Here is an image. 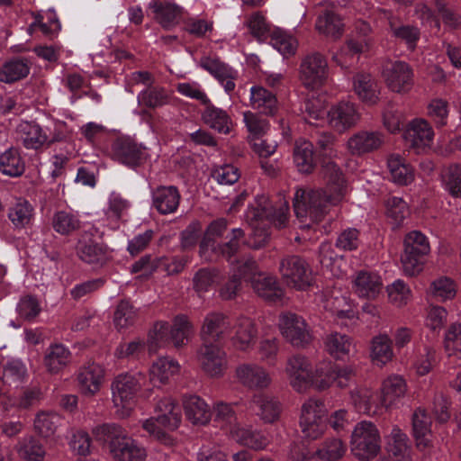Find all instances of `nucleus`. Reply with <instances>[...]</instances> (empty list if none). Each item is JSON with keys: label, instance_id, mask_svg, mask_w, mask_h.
Returning a JSON list of instances; mask_svg holds the SVG:
<instances>
[{"label": "nucleus", "instance_id": "09e8293b", "mask_svg": "<svg viewBox=\"0 0 461 461\" xmlns=\"http://www.w3.org/2000/svg\"><path fill=\"white\" fill-rule=\"evenodd\" d=\"M347 451L345 443L337 437L327 438L319 446L313 456L322 461H338Z\"/></svg>", "mask_w": 461, "mask_h": 461}, {"label": "nucleus", "instance_id": "a18cd8bd", "mask_svg": "<svg viewBox=\"0 0 461 461\" xmlns=\"http://www.w3.org/2000/svg\"><path fill=\"white\" fill-rule=\"evenodd\" d=\"M206 108L203 113L204 122L219 133H230L232 122L226 111L218 108L210 103L205 104Z\"/></svg>", "mask_w": 461, "mask_h": 461}, {"label": "nucleus", "instance_id": "69168bd1", "mask_svg": "<svg viewBox=\"0 0 461 461\" xmlns=\"http://www.w3.org/2000/svg\"><path fill=\"white\" fill-rule=\"evenodd\" d=\"M19 456L27 461H42L45 450L41 444L32 437H26L17 446Z\"/></svg>", "mask_w": 461, "mask_h": 461}, {"label": "nucleus", "instance_id": "a19ab883", "mask_svg": "<svg viewBox=\"0 0 461 461\" xmlns=\"http://www.w3.org/2000/svg\"><path fill=\"white\" fill-rule=\"evenodd\" d=\"M113 150L116 159L128 167H136L146 158L145 149L129 140L117 141Z\"/></svg>", "mask_w": 461, "mask_h": 461}, {"label": "nucleus", "instance_id": "e2e57ef3", "mask_svg": "<svg viewBox=\"0 0 461 461\" xmlns=\"http://www.w3.org/2000/svg\"><path fill=\"white\" fill-rule=\"evenodd\" d=\"M138 317V311L128 301H121L113 314V323L117 330H124L134 324Z\"/></svg>", "mask_w": 461, "mask_h": 461}, {"label": "nucleus", "instance_id": "ea45409f", "mask_svg": "<svg viewBox=\"0 0 461 461\" xmlns=\"http://www.w3.org/2000/svg\"><path fill=\"white\" fill-rule=\"evenodd\" d=\"M104 370L98 365L92 363L84 366L78 373V383L81 392L85 395L95 394L104 381Z\"/></svg>", "mask_w": 461, "mask_h": 461}, {"label": "nucleus", "instance_id": "9d476101", "mask_svg": "<svg viewBox=\"0 0 461 461\" xmlns=\"http://www.w3.org/2000/svg\"><path fill=\"white\" fill-rule=\"evenodd\" d=\"M328 411L322 400L309 398L301 408L300 427L303 434L309 439H317L327 429Z\"/></svg>", "mask_w": 461, "mask_h": 461}, {"label": "nucleus", "instance_id": "de8ad7c7", "mask_svg": "<svg viewBox=\"0 0 461 461\" xmlns=\"http://www.w3.org/2000/svg\"><path fill=\"white\" fill-rule=\"evenodd\" d=\"M294 161L298 171L311 173L314 168L313 146L312 142L301 140L296 141L294 150Z\"/></svg>", "mask_w": 461, "mask_h": 461}, {"label": "nucleus", "instance_id": "f257e3e1", "mask_svg": "<svg viewBox=\"0 0 461 461\" xmlns=\"http://www.w3.org/2000/svg\"><path fill=\"white\" fill-rule=\"evenodd\" d=\"M326 190L298 188L294 194V212L303 222L309 218L317 222L328 212L330 206L337 205L347 194V185L340 168L334 162H328L322 168Z\"/></svg>", "mask_w": 461, "mask_h": 461}, {"label": "nucleus", "instance_id": "f704fd0d", "mask_svg": "<svg viewBox=\"0 0 461 461\" xmlns=\"http://www.w3.org/2000/svg\"><path fill=\"white\" fill-rule=\"evenodd\" d=\"M323 308L335 315L338 320H353L356 311L353 303L339 291H333L323 295Z\"/></svg>", "mask_w": 461, "mask_h": 461}, {"label": "nucleus", "instance_id": "39448f33", "mask_svg": "<svg viewBox=\"0 0 461 461\" xmlns=\"http://www.w3.org/2000/svg\"><path fill=\"white\" fill-rule=\"evenodd\" d=\"M228 222L220 218L213 221L207 228L205 235L200 244V256L204 260L212 261L219 256L230 260L240 249V240L244 232L241 229H233L230 240L223 245H215L214 238L220 237L227 229Z\"/></svg>", "mask_w": 461, "mask_h": 461}, {"label": "nucleus", "instance_id": "a211bd4d", "mask_svg": "<svg viewBox=\"0 0 461 461\" xmlns=\"http://www.w3.org/2000/svg\"><path fill=\"white\" fill-rule=\"evenodd\" d=\"M386 86L395 93L410 91L413 84V72L411 67L403 61L387 63L382 72Z\"/></svg>", "mask_w": 461, "mask_h": 461}, {"label": "nucleus", "instance_id": "0eeeda50", "mask_svg": "<svg viewBox=\"0 0 461 461\" xmlns=\"http://www.w3.org/2000/svg\"><path fill=\"white\" fill-rule=\"evenodd\" d=\"M354 375L355 369L351 366H339L329 358H322L311 369L308 388L312 386L317 391H325L334 384L345 388Z\"/></svg>", "mask_w": 461, "mask_h": 461}, {"label": "nucleus", "instance_id": "dca6fc26", "mask_svg": "<svg viewBox=\"0 0 461 461\" xmlns=\"http://www.w3.org/2000/svg\"><path fill=\"white\" fill-rule=\"evenodd\" d=\"M196 358L203 371L211 377H221L227 370V355L214 343L203 342L197 349Z\"/></svg>", "mask_w": 461, "mask_h": 461}, {"label": "nucleus", "instance_id": "79ce46f5", "mask_svg": "<svg viewBox=\"0 0 461 461\" xmlns=\"http://www.w3.org/2000/svg\"><path fill=\"white\" fill-rule=\"evenodd\" d=\"M431 420L422 408H418L412 414V430L417 447L420 450L431 445Z\"/></svg>", "mask_w": 461, "mask_h": 461}, {"label": "nucleus", "instance_id": "8fccbe9b", "mask_svg": "<svg viewBox=\"0 0 461 461\" xmlns=\"http://www.w3.org/2000/svg\"><path fill=\"white\" fill-rule=\"evenodd\" d=\"M250 105L265 114H273L276 110V98L275 95L262 86L250 88Z\"/></svg>", "mask_w": 461, "mask_h": 461}, {"label": "nucleus", "instance_id": "6ab92c4d", "mask_svg": "<svg viewBox=\"0 0 461 461\" xmlns=\"http://www.w3.org/2000/svg\"><path fill=\"white\" fill-rule=\"evenodd\" d=\"M311 369V361L303 355L295 354L287 358L285 372L290 385L295 392L304 393L308 390Z\"/></svg>", "mask_w": 461, "mask_h": 461}, {"label": "nucleus", "instance_id": "c9c22d12", "mask_svg": "<svg viewBox=\"0 0 461 461\" xmlns=\"http://www.w3.org/2000/svg\"><path fill=\"white\" fill-rule=\"evenodd\" d=\"M323 348L335 360H344L349 357L354 348L353 339L340 332H330L323 339Z\"/></svg>", "mask_w": 461, "mask_h": 461}, {"label": "nucleus", "instance_id": "5701e85b", "mask_svg": "<svg viewBox=\"0 0 461 461\" xmlns=\"http://www.w3.org/2000/svg\"><path fill=\"white\" fill-rule=\"evenodd\" d=\"M78 258L91 265H103L109 258L106 246L98 242L91 233H83L76 247Z\"/></svg>", "mask_w": 461, "mask_h": 461}, {"label": "nucleus", "instance_id": "20e7f679", "mask_svg": "<svg viewBox=\"0 0 461 461\" xmlns=\"http://www.w3.org/2000/svg\"><path fill=\"white\" fill-rule=\"evenodd\" d=\"M194 332V324L185 314L175 316L171 324L163 321H157L148 334L149 350L156 351L169 345L176 348H184Z\"/></svg>", "mask_w": 461, "mask_h": 461}, {"label": "nucleus", "instance_id": "72a5a7b5", "mask_svg": "<svg viewBox=\"0 0 461 461\" xmlns=\"http://www.w3.org/2000/svg\"><path fill=\"white\" fill-rule=\"evenodd\" d=\"M393 341L386 333L374 336L370 341L369 357L373 365L383 367L393 358Z\"/></svg>", "mask_w": 461, "mask_h": 461}, {"label": "nucleus", "instance_id": "0e129e2a", "mask_svg": "<svg viewBox=\"0 0 461 461\" xmlns=\"http://www.w3.org/2000/svg\"><path fill=\"white\" fill-rule=\"evenodd\" d=\"M52 227L56 232L68 235L80 228V221L71 212L59 211L53 215Z\"/></svg>", "mask_w": 461, "mask_h": 461}, {"label": "nucleus", "instance_id": "4d7b16f0", "mask_svg": "<svg viewBox=\"0 0 461 461\" xmlns=\"http://www.w3.org/2000/svg\"><path fill=\"white\" fill-rule=\"evenodd\" d=\"M385 291L390 303L398 308L407 305L412 298L410 286L402 279H396L388 285Z\"/></svg>", "mask_w": 461, "mask_h": 461}, {"label": "nucleus", "instance_id": "680f3d73", "mask_svg": "<svg viewBox=\"0 0 461 461\" xmlns=\"http://www.w3.org/2000/svg\"><path fill=\"white\" fill-rule=\"evenodd\" d=\"M456 294V285L449 277L440 276L430 283L429 294L439 302L451 300Z\"/></svg>", "mask_w": 461, "mask_h": 461}, {"label": "nucleus", "instance_id": "6e6d98bb", "mask_svg": "<svg viewBox=\"0 0 461 461\" xmlns=\"http://www.w3.org/2000/svg\"><path fill=\"white\" fill-rule=\"evenodd\" d=\"M371 41L369 39H363L355 41L348 40L346 45L343 46L339 52L333 56V59L341 67H348L350 63L348 59L355 55L364 52L369 49Z\"/></svg>", "mask_w": 461, "mask_h": 461}, {"label": "nucleus", "instance_id": "052dcab7", "mask_svg": "<svg viewBox=\"0 0 461 461\" xmlns=\"http://www.w3.org/2000/svg\"><path fill=\"white\" fill-rule=\"evenodd\" d=\"M445 351L447 355L448 365L452 358L461 359V323L450 325L445 335Z\"/></svg>", "mask_w": 461, "mask_h": 461}, {"label": "nucleus", "instance_id": "f8f14e48", "mask_svg": "<svg viewBox=\"0 0 461 461\" xmlns=\"http://www.w3.org/2000/svg\"><path fill=\"white\" fill-rule=\"evenodd\" d=\"M277 325L285 340L294 348H305L312 340L309 325L296 313L282 312L278 317Z\"/></svg>", "mask_w": 461, "mask_h": 461}, {"label": "nucleus", "instance_id": "4468645a", "mask_svg": "<svg viewBox=\"0 0 461 461\" xmlns=\"http://www.w3.org/2000/svg\"><path fill=\"white\" fill-rule=\"evenodd\" d=\"M300 80L309 89H317L323 86L329 75L327 59L319 52L307 54L300 65Z\"/></svg>", "mask_w": 461, "mask_h": 461}, {"label": "nucleus", "instance_id": "7c9ffc66", "mask_svg": "<svg viewBox=\"0 0 461 461\" xmlns=\"http://www.w3.org/2000/svg\"><path fill=\"white\" fill-rule=\"evenodd\" d=\"M181 195L173 185H160L152 191V204L161 214L175 212L180 203Z\"/></svg>", "mask_w": 461, "mask_h": 461}, {"label": "nucleus", "instance_id": "423d86ee", "mask_svg": "<svg viewBox=\"0 0 461 461\" xmlns=\"http://www.w3.org/2000/svg\"><path fill=\"white\" fill-rule=\"evenodd\" d=\"M145 375L140 373H122L111 384L112 402L120 418H128L134 410L135 398L142 387Z\"/></svg>", "mask_w": 461, "mask_h": 461}, {"label": "nucleus", "instance_id": "f03ea898", "mask_svg": "<svg viewBox=\"0 0 461 461\" xmlns=\"http://www.w3.org/2000/svg\"><path fill=\"white\" fill-rule=\"evenodd\" d=\"M289 207L286 201L275 207L265 194L258 195L246 212V221L252 229L248 244L260 249L268 241V227L285 228L288 222Z\"/></svg>", "mask_w": 461, "mask_h": 461}, {"label": "nucleus", "instance_id": "49530a36", "mask_svg": "<svg viewBox=\"0 0 461 461\" xmlns=\"http://www.w3.org/2000/svg\"><path fill=\"white\" fill-rule=\"evenodd\" d=\"M438 362L437 351L430 345L417 347L414 350L412 367L418 375H428Z\"/></svg>", "mask_w": 461, "mask_h": 461}, {"label": "nucleus", "instance_id": "cd10ccee", "mask_svg": "<svg viewBox=\"0 0 461 461\" xmlns=\"http://www.w3.org/2000/svg\"><path fill=\"white\" fill-rule=\"evenodd\" d=\"M351 402L359 412L368 415H377L384 411V408L377 394L367 387H357L350 392Z\"/></svg>", "mask_w": 461, "mask_h": 461}, {"label": "nucleus", "instance_id": "a878e982", "mask_svg": "<svg viewBox=\"0 0 461 461\" xmlns=\"http://www.w3.org/2000/svg\"><path fill=\"white\" fill-rule=\"evenodd\" d=\"M322 10L319 14L315 28L319 33L331 38L339 39L344 31V24L340 17L334 12V5L330 2L321 4Z\"/></svg>", "mask_w": 461, "mask_h": 461}, {"label": "nucleus", "instance_id": "ddd939ff", "mask_svg": "<svg viewBox=\"0 0 461 461\" xmlns=\"http://www.w3.org/2000/svg\"><path fill=\"white\" fill-rule=\"evenodd\" d=\"M279 272L285 283L297 290H305L312 284V270L307 262L297 255L282 258Z\"/></svg>", "mask_w": 461, "mask_h": 461}, {"label": "nucleus", "instance_id": "412c9836", "mask_svg": "<svg viewBox=\"0 0 461 461\" xmlns=\"http://www.w3.org/2000/svg\"><path fill=\"white\" fill-rule=\"evenodd\" d=\"M384 141V135L378 131H358L348 137L345 147L350 155L362 156L379 149Z\"/></svg>", "mask_w": 461, "mask_h": 461}, {"label": "nucleus", "instance_id": "b1692460", "mask_svg": "<svg viewBox=\"0 0 461 461\" xmlns=\"http://www.w3.org/2000/svg\"><path fill=\"white\" fill-rule=\"evenodd\" d=\"M404 139L417 152H421L432 145L434 131L426 120L416 118L407 125Z\"/></svg>", "mask_w": 461, "mask_h": 461}, {"label": "nucleus", "instance_id": "5fc2aeb1", "mask_svg": "<svg viewBox=\"0 0 461 461\" xmlns=\"http://www.w3.org/2000/svg\"><path fill=\"white\" fill-rule=\"evenodd\" d=\"M268 40L269 43L285 57L294 55L298 47L297 40L279 28H274Z\"/></svg>", "mask_w": 461, "mask_h": 461}, {"label": "nucleus", "instance_id": "7ed1b4c3", "mask_svg": "<svg viewBox=\"0 0 461 461\" xmlns=\"http://www.w3.org/2000/svg\"><path fill=\"white\" fill-rule=\"evenodd\" d=\"M95 438L108 442L110 455L116 461H145L146 449L135 439L129 437L118 424L104 423L92 429Z\"/></svg>", "mask_w": 461, "mask_h": 461}, {"label": "nucleus", "instance_id": "393cba45", "mask_svg": "<svg viewBox=\"0 0 461 461\" xmlns=\"http://www.w3.org/2000/svg\"><path fill=\"white\" fill-rule=\"evenodd\" d=\"M352 89L358 99L367 105H375L380 100L379 84L369 73L355 74L352 77Z\"/></svg>", "mask_w": 461, "mask_h": 461}, {"label": "nucleus", "instance_id": "aec40b11", "mask_svg": "<svg viewBox=\"0 0 461 461\" xmlns=\"http://www.w3.org/2000/svg\"><path fill=\"white\" fill-rule=\"evenodd\" d=\"M231 321L221 312H209L205 315L200 330L203 342L214 343L230 336Z\"/></svg>", "mask_w": 461, "mask_h": 461}, {"label": "nucleus", "instance_id": "c756f323", "mask_svg": "<svg viewBox=\"0 0 461 461\" xmlns=\"http://www.w3.org/2000/svg\"><path fill=\"white\" fill-rule=\"evenodd\" d=\"M201 67L212 75L230 94L235 89L237 72L216 58H203Z\"/></svg>", "mask_w": 461, "mask_h": 461}, {"label": "nucleus", "instance_id": "603ef678", "mask_svg": "<svg viewBox=\"0 0 461 461\" xmlns=\"http://www.w3.org/2000/svg\"><path fill=\"white\" fill-rule=\"evenodd\" d=\"M387 167L392 180L398 185H408L413 180V170L409 164L396 154L390 155Z\"/></svg>", "mask_w": 461, "mask_h": 461}, {"label": "nucleus", "instance_id": "f3484780", "mask_svg": "<svg viewBox=\"0 0 461 461\" xmlns=\"http://www.w3.org/2000/svg\"><path fill=\"white\" fill-rule=\"evenodd\" d=\"M235 378L242 386L250 390H264L270 387L273 379L269 371L263 366L246 362L235 368Z\"/></svg>", "mask_w": 461, "mask_h": 461}, {"label": "nucleus", "instance_id": "bb28decb", "mask_svg": "<svg viewBox=\"0 0 461 461\" xmlns=\"http://www.w3.org/2000/svg\"><path fill=\"white\" fill-rule=\"evenodd\" d=\"M352 288L359 297L375 299L382 291L383 280L376 272L361 270L356 273Z\"/></svg>", "mask_w": 461, "mask_h": 461}, {"label": "nucleus", "instance_id": "473e14b6", "mask_svg": "<svg viewBox=\"0 0 461 461\" xmlns=\"http://www.w3.org/2000/svg\"><path fill=\"white\" fill-rule=\"evenodd\" d=\"M155 411L158 416L159 424L167 430L176 429L182 420L181 409L171 397L166 396L158 401Z\"/></svg>", "mask_w": 461, "mask_h": 461}, {"label": "nucleus", "instance_id": "6e6552de", "mask_svg": "<svg viewBox=\"0 0 461 461\" xmlns=\"http://www.w3.org/2000/svg\"><path fill=\"white\" fill-rule=\"evenodd\" d=\"M62 127L60 122H53V129L42 128L33 122H22L15 129L16 140L26 149L39 150L62 140L65 138Z\"/></svg>", "mask_w": 461, "mask_h": 461}, {"label": "nucleus", "instance_id": "3c124183", "mask_svg": "<svg viewBox=\"0 0 461 461\" xmlns=\"http://www.w3.org/2000/svg\"><path fill=\"white\" fill-rule=\"evenodd\" d=\"M25 170V162L17 149L10 148L0 155V171L6 176L16 177Z\"/></svg>", "mask_w": 461, "mask_h": 461}, {"label": "nucleus", "instance_id": "864d4df0", "mask_svg": "<svg viewBox=\"0 0 461 461\" xmlns=\"http://www.w3.org/2000/svg\"><path fill=\"white\" fill-rule=\"evenodd\" d=\"M30 73V66L23 59H12L5 62L0 68V81L11 84L26 77Z\"/></svg>", "mask_w": 461, "mask_h": 461}, {"label": "nucleus", "instance_id": "58836bf2", "mask_svg": "<svg viewBox=\"0 0 461 461\" xmlns=\"http://www.w3.org/2000/svg\"><path fill=\"white\" fill-rule=\"evenodd\" d=\"M183 407L186 419L194 425H205L211 420V410L203 399L197 395L184 398Z\"/></svg>", "mask_w": 461, "mask_h": 461}, {"label": "nucleus", "instance_id": "e433bc0d", "mask_svg": "<svg viewBox=\"0 0 461 461\" xmlns=\"http://www.w3.org/2000/svg\"><path fill=\"white\" fill-rule=\"evenodd\" d=\"M179 372L180 365L176 360L167 357H161L157 358L149 367V381L154 385L166 384Z\"/></svg>", "mask_w": 461, "mask_h": 461}, {"label": "nucleus", "instance_id": "1a4fd4ad", "mask_svg": "<svg viewBox=\"0 0 461 461\" xmlns=\"http://www.w3.org/2000/svg\"><path fill=\"white\" fill-rule=\"evenodd\" d=\"M351 452L360 460L375 457L380 449V435L375 425L371 421L358 422L351 434Z\"/></svg>", "mask_w": 461, "mask_h": 461}, {"label": "nucleus", "instance_id": "2eb2a0df", "mask_svg": "<svg viewBox=\"0 0 461 461\" xmlns=\"http://www.w3.org/2000/svg\"><path fill=\"white\" fill-rule=\"evenodd\" d=\"M326 119L331 129L339 133H344L357 125L361 114L355 103L343 100L330 106L326 112Z\"/></svg>", "mask_w": 461, "mask_h": 461}, {"label": "nucleus", "instance_id": "c03bdc74", "mask_svg": "<svg viewBox=\"0 0 461 461\" xmlns=\"http://www.w3.org/2000/svg\"><path fill=\"white\" fill-rule=\"evenodd\" d=\"M70 351L62 344L50 345L45 353L43 365L50 374H58L70 361Z\"/></svg>", "mask_w": 461, "mask_h": 461}, {"label": "nucleus", "instance_id": "4be33fe9", "mask_svg": "<svg viewBox=\"0 0 461 461\" xmlns=\"http://www.w3.org/2000/svg\"><path fill=\"white\" fill-rule=\"evenodd\" d=\"M232 336L230 337L233 347L240 351H248L253 348L258 337V328L249 317L240 316L231 321Z\"/></svg>", "mask_w": 461, "mask_h": 461}, {"label": "nucleus", "instance_id": "c85d7f7f", "mask_svg": "<svg viewBox=\"0 0 461 461\" xmlns=\"http://www.w3.org/2000/svg\"><path fill=\"white\" fill-rule=\"evenodd\" d=\"M407 388V383L402 376L392 375L386 377L382 383L380 393L384 410L398 404L405 396Z\"/></svg>", "mask_w": 461, "mask_h": 461}, {"label": "nucleus", "instance_id": "4c0bfd02", "mask_svg": "<svg viewBox=\"0 0 461 461\" xmlns=\"http://www.w3.org/2000/svg\"><path fill=\"white\" fill-rule=\"evenodd\" d=\"M154 19L165 29L176 26L182 16L183 8L169 1H156L149 4Z\"/></svg>", "mask_w": 461, "mask_h": 461}, {"label": "nucleus", "instance_id": "9b49d317", "mask_svg": "<svg viewBox=\"0 0 461 461\" xmlns=\"http://www.w3.org/2000/svg\"><path fill=\"white\" fill-rule=\"evenodd\" d=\"M243 267L248 271L242 274L244 280L250 282L253 290L259 297L271 303L282 300L284 291L275 276L259 272L257 263L251 258L244 259Z\"/></svg>", "mask_w": 461, "mask_h": 461}, {"label": "nucleus", "instance_id": "bf43d9fd", "mask_svg": "<svg viewBox=\"0 0 461 461\" xmlns=\"http://www.w3.org/2000/svg\"><path fill=\"white\" fill-rule=\"evenodd\" d=\"M8 217L15 228H24L33 218V207L28 201L18 199L10 209Z\"/></svg>", "mask_w": 461, "mask_h": 461}, {"label": "nucleus", "instance_id": "774afa93", "mask_svg": "<svg viewBox=\"0 0 461 461\" xmlns=\"http://www.w3.org/2000/svg\"><path fill=\"white\" fill-rule=\"evenodd\" d=\"M445 189L455 197L461 196V166L452 165L442 174Z\"/></svg>", "mask_w": 461, "mask_h": 461}, {"label": "nucleus", "instance_id": "338daca9", "mask_svg": "<svg viewBox=\"0 0 461 461\" xmlns=\"http://www.w3.org/2000/svg\"><path fill=\"white\" fill-rule=\"evenodd\" d=\"M61 417L52 411H42L40 412L35 420V429L43 437H50L53 435L59 426Z\"/></svg>", "mask_w": 461, "mask_h": 461}, {"label": "nucleus", "instance_id": "37998d69", "mask_svg": "<svg viewBox=\"0 0 461 461\" xmlns=\"http://www.w3.org/2000/svg\"><path fill=\"white\" fill-rule=\"evenodd\" d=\"M388 453L394 461H411V447L407 435L398 427H393L387 438Z\"/></svg>", "mask_w": 461, "mask_h": 461}, {"label": "nucleus", "instance_id": "2f4dec72", "mask_svg": "<svg viewBox=\"0 0 461 461\" xmlns=\"http://www.w3.org/2000/svg\"><path fill=\"white\" fill-rule=\"evenodd\" d=\"M256 414L266 423L276 421L281 414V404L275 397L265 393H255L250 401Z\"/></svg>", "mask_w": 461, "mask_h": 461}, {"label": "nucleus", "instance_id": "13d9d810", "mask_svg": "<svg viewBox=\"0 0 461 461\" xmlns=\"http://www.w3.org/2000/svg\"><path fill=\"white\" fill-rule=\"evenodd\" d=\"M249 33L259 42L268 40L274 28L259 13H254L248 17L245 23Z\"/></svg>", "mask_w": 461, "mask_h": 461}]
</instances>
